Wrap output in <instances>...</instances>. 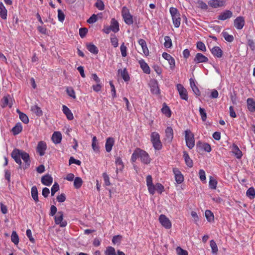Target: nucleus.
I'll use <instances>...</instances> for the list:
<instances>
[{
	"instance_id": "1",
	"label": "nucleus",
	"mask_w": 255,
	"mask_h": 255,
	"mask_svg": "<svg viewBox=\"0 0 255 255\" xmlns=\"http://www.w3.org/2000/svg\"><path fill=\"white\" fill-rule=\"evenodd\" d=\"M151 141L155 150H159L162 147V143L160 140V135L156 132H153L151 134Z\"/></svg>"
},
{
	"instance_id": "2",
	"label": "nucleus",
	"mask_w": 255,
	"mask_h": 255,
	"mask_svg": "<svg viewBox=\"0 0 255 255\" xmlns=\"http://www.w3.org/2000/svg\"><path fill=\"white\" fill-rule=\"evenodd\" d=\"M185 133L186 145L189 149H192L195 145L194 134L189 129L186 130Z\"/></svg>"
},
{
	"instance_id": "3",
	"label": "nucleus",
	"mask_w": 255,
	"mask_h": 255,
	"mask_svg": "<svg viewBox=\"0 0 255 255\" xmlns=\"http://www.w3.org/2000/svg\"><path fill=\"white\" fill-rule=\"evenodd\" d=\"M122 14L124 21L127 24L131 25L133 23L132 16L130 14L129 9L126 6L123 7Z\"/></svg>"
},
{
	"instance_id": "4",
	"label": "nucleus",
	"mask_w": 255,
	"mask_h": 255,
	"mask_svg": "<svg viewBox=\"0 0 255 255\" xmlns=\"http://www.w3.org/2000/svg\"><path fill=\"white\" fill-rule=\"evenodd\" d=\"M55 224L58 225L60 227H65L67 226V223L63 220V213L62 212H58L54 217Z\"/></svg>"
},
{
	"instance_id": "5",
	"label": "nucleus",
	"mask_w": 255,
	"mask_h": 255,
	"mask_svg": "<svg viewBox=\"0 0 255 255\" xmlns=\"http://www.w3.org/2000/svg\"><path fill=\"white\" fill-rule=\"evenodd\" d=\"M22 150L15 148L13 150L11 153L12 158L14 161L19 165H21V161L20 159L21 155L22 154Z\"/></svg>"
},
{
	"instance_id": "6",
	"label": "nucleus",
	"mask_w": 255,
	"mask_h": 255,
	"mask_svg": "<svg viewBox=\"0 0 255 255\" xmlns=\"http://www.w3.org/2000/svg\"><path fill=\"white\" fill-rule=\"evenodd\" d=\"M159 221L162 226L165 228L169 229L171 228V223L165 215L163 214L160 215L159 217Z\"/></svg>"
},
{
	"instance_id": "7",
	"label": "nucleus",
	"mask_w": 255,
	"mask_h": 255,
	"mask_svg": "<svg viewBox=\"0 0 255 255\" xmlns=\"http://www.w3.org/2000/svg\"><path fill=\"white\" fill-rule=\"evenodd\" d=\"M176 87L181 98L185 101H187L188 99V96L187 91L185 88H184L183 85L180 84H178L176 85Z\"/></svg>"
},
{
	"instance_id": "8",
	"label": "nucleus",
	"mask_w": 255,
	"mask_h": 255,
	"mask_svg": "<svg viewBox=\"0 0 255 255\" xmlns=\"http://www.w3.org/2000/svg\"><path fill=\"white\" fill-rule=\"evenodd\" d=\"M150 91L153 94L158 95L160 94V90L158 82L155 80H152L149 82Z\"/></svg>"
},
{
	"instance_id": "9",
	"label": "nucleus",
	"mask_w": 255,
	"mask_h": 255,
	"mask_svg": "<svg viewBox=\"0 0 255 255\" xmlns=\"http://www.w3.org/2000/svg\"><path fill=\"white\" fill-rule=\"evenodd\" d=\"M163 58L166 60L170 65V68L173 70L175 67V61L173 57L166 52H163L162 55Z\"/></svg>"
},
{
	"instance_id": "10",
	"label": "nucleus",
	"mask_w": 255,
	"mask_h": 255,
	"mask_svg": "<svg viewBox=\"0 0 255 255\" xmlns=\"http://www.w3.org/2000/svg\"><path fill=\"white\" fill-rule=\"evenodd\" d=\"M146 185L149 193L153 195L155 193V188L152 183V177L150 175L146 177Z\"/></svg>"
},
{
	"instance_id": "11",
	"label": "nucleus",
	"mask_w": 255,
	"mask_h": 255,
	"mask_svg": "<svg viewBox=\"0 0 255 255\" xmlns=\"http://www.w3.org/2000/svg\"><path fill=\"white\" fill-rule=\"evenodd\" d=\"M173 172L174 174L176 182L178 184H181L184 181V177L181 172L177 168L173 169Z\"/></svg>"
},
{
	"instance_id": "12",
	"label": "nucleus",
	"mask_w": 255,
	"mask_h": 255,
	"mask_svg": "<svg viewBox=\"0 0 255 255\" xmlns=\"http://www.w3.org/2000/svg\"><path fill=\"white\" fill-rule=\"evenodd\" d=\"M226 2V0H211L208 2V4L213 8H218L223 6Z\"/></svg>"
},
{
	"instance_id": "13",
	"label": "nucleus",
	"mask_w": 255,
	"mask_h": 255,
	"mask_svg": "<svg viewBox=\"0 0 255 255\" xmlns=\"http://www.w3.org/2000/svg\"><path fill=\"white\" fill-rule=\"evenodd\" d=\"M245 23V19L243 16H238L234 20V26L237 29H242Z\"/></svg>"
},
{
	"instance_id": "14",
	"label": "nucleus",
	"mask_w": 255,
	"mask_h": 255,
	"mask_svg": "<svg viewBox=\"0 0 255 255\" xmlns=\"http://www.w3.org/2000/svg\"><path fill=\"white\" fill-rule=\"evenodd\" d=\"M47 148V145L45 142L40 141L38 143L36 151L40 156H43L45 154V151Z\"/></svg>"
},
{
	"instance_id": "15",
	"label": "nucleus",
	"mask_w": 255,
	"mask_h": 255,
	"mask_svg": "<svg viewBox=\"0 0 255 255\" xmlns=\"http://www.w3.org/2000/svg\"><path fill=\"white\" fill-rule=\"evenodd\" d=\"M194 61L196 63H206L208 62L209 59L202 53H198L196 54Z\"/></svg>"
},
{
	"instance_id": "16",
	"label": "nucleus",
	"mask_w": 255,
	"mask_h": 255,
	"mask_svg": "<svg viewBox=\"0 0 255 255\" xmlns=\"http://www.w3.org/2000/svg\"><path fill=\"white\" fill-rule=\"evenodd\" d=\"M140 158L142 162L144 164H148L150 162V158L148 154L145 151L140 149Z\"/></svg>"
},
{
	"instance_id": "17",
	"label": "nucleus",
	"mask_w": 255,
	"mask_h": 255,
	"mask_svg": "<svg viewBox=\"0 0 255 255\" xmlns=\"http://www.w3.org/2000/svg\"><path fill=\"white\" fill-rule=\"evenodd\" d=\"M233 15V13L229 10H226L222 12L218 16V19L221 20H225L228 18H231Z\"/></svg>"
},
{
	"instance_id": "18",
	"label": "nucleus",
	"mask_w": 255,
	"mask_h": 255,
	"mask_svg": "<svg viewBox=\"0 0 255 255\" xmlns=\"http://www.w3.org/2000/svg\"><path fill=\"white\" fill-rule=\"evenodd\" d=\"M165 136V140L168 142H171L173 138V130L170 127H168L166 128Z\"/></svg>"
},
{
	"instance_id": "19",
	"label": "nucleus",
	"mask_w": 255,
	"mask_h": 255,
	"mask_svg": "<svg viewBox=\"0 0 255 255\" xmlns=\"http://www.w3.org/2000/svg\"><path fill=\"white\" fill-rule=\"evenodd\" d=\"M42 183L46 186H50L53 181V178L49 174H46L41 177Z\"/></svg>"
},
{
	"instance_id": "20",
	"label": "nucleus",
	"mask_w": 255,
	"mask_h": 255,
	"mask_svg": "<svg viewBox=\"0 0 255 255\" xmlns=\"http://www.w3.org/2000/svg\"><path fill=\"white\" fill-rule=\"evenodd\" d=\"M114 143L115 140L113 137H110L106 139L105 148L107 152H110L112 150Z\"/></svg>"
},
{
	"instance_id": "21",
	"label": "nucleus",
	"mask_w": 255,
	"mask_h": 255,
	"mask_svg": "<svg viewBox=\"0 0 255 255\" xmlns=\"http://www.w3.org/2000/svg\"><path fill=\"white\" fill-rule=\"evenodd\" d=\"M138 43L141 46L142 52L145 56H148L149 55V50L147 47L146 41L143 39H139L138 40Z\"/></svg>"
},
{
	"instance_id": "22",
	"label": "nucleus",
	"mask_w": 255,
	"mask_h": 255,
	"mask_svg": "<svg viewBox=\"0 0 255 255\" xmlns=\"http://www.w3.org/2000/svg\"><path fill=\"white\" fill-rule=\"evenodd\" d=\"M197 147L199 149H203L204 151L209 152L211 151V147L209 144L200 141L197 143Z\"/></svg>"
},
{
	"instance_id": "23",
	"label": "nucleus",
	"mask_w": 255,
	"mask_h": 255,
	"mask_svg": "<svg viewBox=\"0 0 255 255\" xmlns=\"http://www.w3.org/2000/svg\"><path fill=\"white\" fill-rule=\"evenodd\" d=\"M212 54L218 58H221L223 56V51L218 46H214L211 49Z\"/></svg>"
},
{
	"instance_id": "24",
	"label": "nucleus",
	"mask_w": 255,
	"mask_h": 255,
	"mask_svg": "<svg viewBox=\"0 0 255 255\" xmlns=\"http://www.w3.org/2000/svg\"><path fill=\"white\" fill-rule=\"evenodd\" d=\"M51 139L54 143H59L62 139L61 133L59 131H55L52 135Z\"/></svg>"
},
{
	"instance_id": "25",
	"label": "nucleus",
	"mask_w": 255,
	"mask_h": 255,
	"mask_svg": "<svg viewBox=\"0 0 255 255\" xmlns=\"http://www.w3.org/2000/svg\"><path fill=\"white\" fill-rule=\"evenodd\" d=\"M62 111L69 120H72L73 119L74 117L72 113L66 106H62Z\"/></svg>"
},
{
	"instance_id": "26",
	"label": "nucleus",
	"mask_w": 255,
	"mask_h": 255,
	"mask_svg": "<svg viewBox=\"0 0 255 255\" xmlns=\"http://www.w3.org/2000/svg\"><path fill=\"white\" fill-rule=\"evenodd\" d=\"M139 64H140L141 68L145 73L148 74L150 73V68L144 60H140L139 61Z\"/></svg>"
},
{
	"instance_id": "27",
	"label": "nucleus",
	"mask_w": 255,
	"mask_h": 255,
	"mask_svg": "<svg viewBox=\"0 0 255 255\" xmlns=\"http://www.w3.org/2000/svg\"><path fill=\"white\" fill-rule=\"evenodd\" d=\"M7 9L5 8L3 3L0 2V16L2 19L5 20L7 19Z\"/></svg>"
},
{
	"instance_id": "28",
	"label": "nucleus",
	"mask_w": 255,
	"mask_h": 255,
	"mask_svg": "<svg viewBox=\"0 0 255 255\" xmlns=\"http://www.w3.org/2000/svg\"><path fill=\"white\" fill-rule=\"evenodd\" d=\"M232 151L234 154L236 156V157L238 159H240L242 157L243 154L241 150L239 149L238 146L234 144L232 147Z\"/></svg>"
},
{
	"instance_id": "29",
	"label": "nucleus",
	"mask_w": 255,
	"mask_h": 255,
	"mask_svg": "<svg viewBox=\"0 0 255 255\" xmlns=\"http://www.w3.org/2000/svg\"><path fill=\"white\" fill-rule=\"evenodd\" d=\"M118 74L121 75L125 81L127 82L129 81V76L126 68H124V69H119L118 70Z\"/></svg>"
},
{
	"instance_id": "30",
	"label": "nucleus",
	"mask_w": 255,
	"mask_h": 255,
	"mask_svg": "<svg viewBox=\"0 0 255 255\" xmlns=\"http://www.w3.org/2000/svg\"><path fill=\"white\" fill-rule=\"evenodd\" d=\"M110 26L111 30L115 33L119 31V23L115 18L112 19L111 25Z\"/></svg>"
},
{
	"instance_id": "31",
	"label": "nucleus",
	"mask_w": 255,
	"mask_h": 255,
	"mask_svg": "<svg viewBox=\"0 0 255 255\" xmlns=\"http://www.w3.org/2000/svg\"><path fill=\"white\" fill-rule=\"evenodd\" d=\"M247 106L248 110L251 112L255 111V101L252 98H248L247 100Z\"/></svg>"
},
{
	"instance_id": "32",
	"label": "nucleus",
	"mask_w": 255,
	"mask_h": 255,
	"mask_svg": "<svg viewBox=\"0 0 255 255\" xmlns=\"http://www.w3.org/2000/svg\"><path fill=\"white\" fill-rule=\"evenodd\" d=\"M183 157L186 165L189 167H192L193 166V161L190 158L188 153L185 151L183 152Z\"/></svg>"
},
{
	"instance_id": "33",
	"label": "nucleus",
	"mask_w": 255,
	"mask_h": 255,
	"mask_svg": "<svg viewBox=\"0 0 255 255\" xmlns=\"http://www.w3.org/2000/svg\"><path fill=\"white\" fill-rule=\"evenodd\" d=\"M92 147L93 150L96 152L99 151V143L97 140V137L94 136L92 138Z\"/></svg>"
},
{
	"instance_id": "34",
	"label": "nucleus",
	"mask_w": 255,
	"mask_h": 255,
	"mask_svg": "<svg viewBox=\"0 0 255 255\" xmlns=\"http://www.w3.org/2000/svg\"><path fill=\"white\" fill-rule=\"evenodd\" d=\"M115 163L117 166V171L118 170L122 171L123 169L124 165L121 157H117L116 158Z\"/></svg>"
},
{
	"instance_id": "35",
	"label": "nucleus",
	"mask_w": 255,
	"mask_h": 255,
	"mask_svg": "<svg viewBox=\"0 0 255 255\" xmlns=\"http://www.w3.org/2000/svg\"><path fill=\"white\" fill-rule=\"evenodd\" d=\"M190 87H191L193 92L196 95H200L199 90L198 89V87L196 86L194 80L192 78L190 79Z\"/></svg>"
},
{
	"instance_id": "36",
	"label": "nucleus",
	"mask_w": 255,
	"mask_h": 255,
	"mask_svg": "<svg viewBox=\"0 0 255 255\" xmlns=\"http://www.w3.org/2000/svg\"><path fill=\"white\" fill-rule=\"evenodd\" d=\"M87 48L91 53L94 54H98L99 51L98 48L92 43L87 44Z\"/></svg>"
},
{
	"instance_id": "37",
	"label": "nucleus",
	"mask_w": 255,
	"mask_h": 255,
	"mask_svg": "<svg viewBox=\"0 0 255 255\" xmlns=\"http://www.w3.org/2000/svg\"><path fill=\"white\" fill-rule=\"evenodd\" d=\"M31 111L33 112L37 116L42 115V111L37 105H33L31 107Z\"/></svg>"
},
{
	"instance_id": "38",
	"label": "nucleus",
	"mask_w": 255,
	"mask_h": 255,
	"mask_svg": "<svg viewBox=\"0 0 255 255\" xmlns=\"http://www.w3.org/2000/svg\"><path fill=\"white\" fill-rule=\"evenodd\" d=\"M31 196L33 199L36 202H37L38 201V191L37 189L35 186L32 187L31 190Z\"/></svg>"
},
{
	"instance_id": "39",
	"label": "nucleus",
	"mask_w": 255,
	"mask_h": 255,
	"mask_svg": "<svg viewBox=\"0 0 255 255\" xmlns=\"http://www.w3.org/2000/svg\"><path fill=\"white\" fill-rule=\"evenodd\" d=\"M172 19L174 26L176 28L179 27L181 23L180 14L172 17Z\"/></svg>"
},
{
	"instance_id": "40",
	"label": "nucleus",
	"mask_w": 255,
	"mask_h": 255,
	"mask_svg": "<svg viewBox=\"0 0 255 255\" xmlns=\"http://www.w3.org/2000/svg\"><path fill=\"white\" fill-rule=\"evenodd\" d=\"M22 126L21 124L17 123L16 125L12 128V132L14 135L18 134L22 130Z\"/></svg>"
},
{
	"instance_id": "41",
	"label": "nucleus",
	"mask_w": 255,
	"mask_h": 255,
	"mask_svg": "<svg viewBox=\"0 0 255 255\" xmlns=\"http://www.w3.org/2000/svg\"><path fill=\"white\" fill-rule=\"evenodd\" d=\"M217 185V180L214 179L212 176H210L209 178V186L211 189H216Z\"/></svg>"
},
{
	"instance_id": "42",
	"label": "nucleus",
	"mask_w": 255,
	"mask_h": 255,
	"mask_svg": "<svg viewBox=\"0 0 255 255\" xmlns=\"http://www.w3.org/2000/svg\"><path fill=\"white\" fill-rule=\"evenodd\" d=\"M21 158L25 162L27 166L30 165V161L29 160V155L27 153L22 151V154L21 155Z\"/></svg>"
},
{
	"instance_id": "43",
	"label": "nucleus",
	"mask_w": 255,
	"mask_h": 255,
	"mask_svg": "<svg viewBox=\"0 0 255 255\" xmlns=\"http://www.w3.org/2000/svg\"><path fill=\"white\" fill-rule=\"evenodd\" d=\"M140 148H136L132 154L131 157V161L132 162H134L136 160L139 158V155H140Z\"/></svg>"
},
{
	"instance_id": "44",
	"label": "nucleus",
	"mask_w": 255,
	"mask_h": 255,
	"mask_svg": "<svg viewBox=\"0 0 255 255\" xmlns=\"http://www.w3.org/2000/svg\"><path fill=\"white\" fill-rule=\"evenodd\" d=\"M82 179L80 177H77L74 179V186L76 189L80 188L82 185Z\"/></svg>"
},
{
	"instance_id": "45",
	"label": "nucleus",
	"mask_w": 255,
	"mask_h": 255,
	"mask_svg": "<svg viewBox=\"0 0 255 255\" xmlns=\"http://www.w3.org/2000/svg\"><path fill=\"white\" fill-rule=\"evenodd\" d=\"M161 111L163 114L165 115L167 117H170L171 116V111L169 108L165 104H163Z\"/></svg>"
},
{
	"instance_id": "46",
	"label": "nucleus",
	"mask_w": 255,
	"mask_h": 255,
	"mask_svg": "<svg viewBox=\"0 0 255 255\" xmlns=\"http://www.w3.org/2000/svg\"><path fill=\"white\" fill-rule=\"evenodd\" d=\"M222 34L223 37L227 41L231 42L234 40L233 36L229 34L227 32L223 31Z\"/></svg>"
},
{
	"instance_id": "47",
	"label": "nucleus",
	"mask_w": 255,
	"mask_h": 255,
	"mask_svg": "<svg viewBox=\"0 0 255 255\" xmlns=\"http://www.w3.org/2000/svg\"><path fill=\"white\" fill-rule=\"evenodd\" d=\"M11 240L15 245H17L19 243V238L15 231H13L11 236Z\"/></svg>"
},
{
	"instance_id": "48",
	"label": "nucleus",
	"mask_w": 255,
	"mask_h": 255,
	"mask_svg": "<svg viewBox=\"0 0 255 255\" xmlns=\"http://www.w3.org/2000/svg\"><path fill=\"white\" fill-rule=\"evenodd\" d=\"M66 93L68 94L69 96L72 98L73 99H76V95L75 92L74 90V89L71 87H69L66 88Z\"/></svg>"
},
{
	"instance_id": "49",
	"label": "nucleus",
	"mask_w": 255,
	"mask_h": 255,
	"mask_svg": "<svg viewBox=\"0 0 255 255\" xmlns=\"http://www.w3.org/2000/svg\"><path fill=\"white\" fill-rule=\"evenodd\" d=\"M205 214L206 218L208 221L211 222V221L214 220V216L213 213L211 211L206 210L205 211Z\"/></svg>"
},
{
	"instance_id": "50",
	"label": "nucleus",
	"mask_w": 255,
	"mask_h": 255,
	"mask_svg": "<svg viewBox=\"0 0 255 255\" xmlns=\"http://www.w3.org/2000/svg\"><path fill=\"white\" fill-rule=\"evenodd\" d=\"M210 247L212 249V252L213 254H216L218 252V247L217 246L216 242L213 240L210 241Z\"/></svg>"
},
{
	"instance_id": "51",
	"label": "nucleus",
	"mask_w": 255,
	"mask_h": 255,
	"mask_svg": "<svg viewBox=\"0 0 255 255\" xmlns=\"http://www.w3.org/2000/svg\"><path fill=\"white\" fill-rule=\"evenodd\" d=\"M106 255H116L115 249L112 247H108L105 251Z\"/></svg>"
},
{
	"instance_id": "52",
	"label": "nucleus",
	"mask_w": 255,
	"mask_h": 255,
	"mask_svg": "<svg viewBox=\"0 0 255 255\" xmlns=\"http://www.w3.org/2000/svg\"><path fill=\"white\" fill-rule=\"evenodd\" d=\"M247 196L251 199L254 198L255 196V190L253 187L250 188L247 191Z\"/></svg>"
},
{
	"instance_id": "53",
	"label": "nucleus",
	"mask_w": 255,
	"mask_h": 255,
	"mask_svg": "<svg viewBox=\"0 0 255 255\" xmlns=\"http://www.w3.org/2000/svg\"><path fill=\"white\" fill-rule=\"evenodd\" d=\"M155 191L156 190L157 192L161 194L163 192L164 188V186L159 183H157L154 185Z\"/></svg>"
},
{
	"instance_id": "54",
	"label": "nucleus",
	"mask_w": 255,
	"mask_h": 255,
	"mask_svg": "<svg viewBox=\"0 0 255 255\" xmlns=\"http://www.w3.org/2000/svg\"><path fill=\"white\" fill-rule=\"evenodd\" d=\"M19 119L24 124H27L29 122L28 117L23 113H19Z\"/></svg>"
},
{
	"instance_id": "55",
	"label": "nucleus",
	"mask_w": 255,
	"mask_h": 255,
	"mask_svg": "<svg viewBox=\"0 0 255 255\" xmlns=\"http://www.w3.org/2000/svg\"><path fill=\"white\" fill-rule=\"evenodd\" d=\"M59 189V186L56 182L54 183L51 189V196H54L55 193Z\"/></svg>"
},
{
	"instance_id": "56",
	"label": "nucleus",
	"mask_w": 255,
	"mask_h": 255,
	"mask_svg": "<svg viewBox=\"0 0 255 255\" xmlns=\"http://www.w3.org/2000/svg\"><path fill=\"white\" fill-rule=\"evenodd\" d=\"M199 113L201 117V119L203 121L205 122L207 119V114L205 110L201 107L199 108Z\"/></svg>"
},
{
	"instance_id": "57",
	"label": "nucleus",
	"mask_w": 255,
	"mask_h": 255,
	"mask_svg": "<svg viewBox=\"0 0 255 255\" xmlns=\"http://www.w3.org/2000/svg\"><path fill=\"white\" fill-rule=\"evenodd\" d=\"M95 5L96 7L100 10L104 9L105 5L103 2L101 0H98L95 3Z\"/></svg>"
},
{
	"instance_id": "58",
	"label": "nucleus",
	"mask_w": 255,
	"mask_h": 255,
	"mask_svg": "<svg viewBox=\"0 0 255 255\" xmlns=\"http://www.w3.org/2000/svg\"><path fill=\"white\" fill-rule=\"evenodd\" d=\"M197 48L202 51H206V48L205 44L201 42V41H198L197 43Z\"/></svg>"
},
{
	"instance_id": "59",
	"label": "nucleus",
	"mask_w": 255,
	"mask_h": 255,
	"mask_svg": "<svg viewBox=\"0 0 255 255\" xmlns=\"http://www.w3.org/2000/svg\"><path fill=\"white\" fill-rule=\"evenodd\" d=\"M199 178L201 181L205 182H206V174L205 172L203 169H200L199 171Z\"/></svg>"
},
{
	"instance_id": "60",
	"label": "nucleus",
	"mask_w": 255,
	"mask_h": 255,
	"mask_svg": "<svg viewBox=\"0 0 255 255\" xmlns=\"http://www.w3.org/2000/svg\"><path fill=\"white\" fill-rule=\"evenodd\" d=\"M165 42L164 46L166 48H170L172 46L171 40L168 36H165L164 37Z\"/></svg>"
},
{
	"instance_id": "61",
	"label": "nucleus",
	"mask_w": 255,
	"mask_h": 255,
	"mask_svg": "<svg viewBox=\"0 0 255 255\" xmlns=\"http://www.w3.org/2000/svg\"><path fill=\"white\" fill-rule=\"evenodd\" d=\"M127 47L125 45L124 43H123L120 47V50L121 52V54L123 57H125L127 56Z\"/></svg>"
},
{
	"instance_id": "62",
	"label": "nucleus",
	"mask_w": 255,
	"mask_h": 255,
	"mask_svg": "<svg viewBox=\"0 0 255 255\" xmlns=\"http://www.w3.org/2000/svg\"><path fill=\"white\" fill-rule=\"evenodd\" d=\"M110 40H111V42L112 45L114 47H118V44H119L118 39L115 35H114L113 36L111 37Z\"/></svg>"
},
{
	"instance_id": "63",
	"label": "nucleus",
	"mask_w": 255,
	"mask_h": 255,
	"mask_svg": "<svg viewBox=\"0 0 255 255\" xmlns=\"http://www.w3.org/2000/svg\"><path fill=\"white\" fill-rule=\"evenodd\" d=\"M176 251L178 255H188V252L186 250L182 249L179 247L176 248Z\"/></svg>"
},
{
	"instance_id": "64",
	"label": "nucleus",
	"mask_w": 255,
	"mask_h": 255,
	"mask_svg": "<svg viewBox=\"0 0 255 255\" xmlns=\"http://www.w3.org/2000/svg\"><path fill=\"white\" fill-rule=\"evenodd\" d=\"M122 240V236L120 235L115 236L112 239V242L114 244H119Z\"/></svg>"
}]
</instances>
